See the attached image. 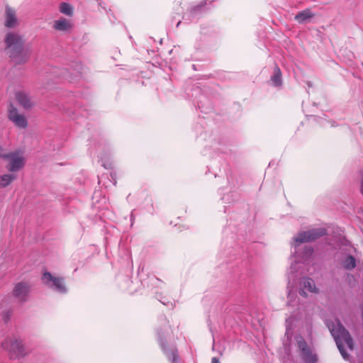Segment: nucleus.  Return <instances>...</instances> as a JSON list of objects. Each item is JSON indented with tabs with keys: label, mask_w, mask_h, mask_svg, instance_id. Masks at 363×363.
<instances>
[{
	"label": "nucleus",
	"mask_w": 363,
	"mask_h": 363,
	"mask_svg": "<svg viewBox=\"0 0 363 363\" xmlns=\"http://www.w3.org/2000/svg\"><path fill=\"white\" fill-rule=\"evenodd\" d=\"M16 98L18 104L25 109H29L33 106L28 95L24 92L19 91L16 94Z\"/></svg>",
	"instance_id": "11"
},
{
	"label": "nucleus",
	"mask_w": 363,
	"mask_h": 363,
	"mask_svg": "<svg viewBox=\"0 0 363 363\" xmlns=\"http://www.w3.org/2000/svg\"><path fill=\"white\" fill-rule=\"evenodd\" d=\"M53 28L59 31H67L72 28V26L69 20L60 18L54 22Z\"/></svg>",
	"instance_id": "13"
},
{
	"label": "nucleus",
	"mask_w": 363,
	"mask_h": 363,
	"mask_svg": "<svg viewBox=\"0 0 363 363\" xmlns=\"http://www.w3.org/2000/svg\"><path fill=\"white\" fill-rule=\"evenodd\" d=\"M301 250L300 245H298L296 250L294 248V254L296 257H300L303 261L308 260L313 253V249L310 246H305L302 251Z\"/></svg>",
	"instance_id": "12"
},
{
	"label": "nucleus",
	"mask_w": 363,
	"mask_h": 363,
	"mask_svg": "<svg viewBox=\"0 0 363 363\" xmlns=\"http://www.w3.org/2000/svg\"><path fill=\"white\" fill-rule=\"evenodd\" d=\"M9 118L20 128H25L28 125L27 119L26 117L19 114L16 108L13 107L12 105L10 106L9 110Z\"/></svg>",
	"instance_id": "7"
},
{
	"label": "nucleus",
	"mask_w": 363,
	"mask_h": 363,
	"mask_svg": "<svg viewBox=\"0 0 363 363\" xmlns=\"http://www.w3.org/2000/svg\"><path fill=\"white\" fill-rule=\"evenodd\" d=\"M301 356L305 363H315L317 361V356L312 352L311 348L301 352Z\"/></svg>",
	"instance_id": "17"
},
{
	"label": "nucleus",
	"mask_w": 363,
	"mask_h": 363,
	"mask_svg": "<svg viewBox=\"0 0 363 363\" xmlns=\"http://www.w3.org/2000/svg\"><path fill=\"white\" fill-rule=\"evenodd\" d=\"M294 320V318L292 317H289L286 320V333H289L290 330V325H291L292 322Z\"/></svg>",
	"instance_id": "24"
},
{
	"label": "nucleus",
	"mask_w": 363,
	"mask_h": 363,
	"mask_svg": "<svg viewBox=\"0 0 363 363\" xmlns=\"http://www.w3.org/2000/svg\"><path fill=\"white\" fill-rule=\"evenodd\" d=\"M180 23H181V21H179V22L177 23V27H178V26H179V25L180 24Z\"/></svg>",
	"instance_id": "27"
},
{
	"label": "nucleus",
	"mask_w": 363,
	"mask_h": 363,
	"mask_svg": "<svg viewBox=\"0 0 363 363\" xmlns=\"http://www.w3.org/2000/svg\"><path fill=\"white\" fill-rule=\"evenodd\" d=\"M11 153V152H8L6 150L0 147V157L6 160Z\"/></svg>",
	"instance_id": "22"
},
{
	"label": "nucleus",
	"mask_w": 363,
	"mask_h": 363,
	"mask_svg": "<svg viewBox=\"0 0 363 363\" xmlns=\"http://www.w3.org/2000/svg\"><path fill=\"white\" fill-rule=\"evenodd\" d=\"M328 327L335 341L341 355L345 359L347 360L349 359V355L344 348V345H345L350 350H353V340L350 333L338 320L328 323Z\"/></svg>",
	"instance_id": "2"
},
{
	"label": "nucleus",
	"mask_w": 363,
	"mask_h": 363,
	"mask_svg": "<svg viewBox=\"0 0 363 363\" xmlns=\"http://www.w3.org/2000/svg\"><path fill=\"white\" fill-rule=\"evenodd\" d=\"M326 234L324 228H314L307 231H302L293 238L292 246L297 249L298 245L304 242L315 241Z\"/></svg>",
	"instance_id": "3"
},
{
	"label": "nucleus",
	"mask_w": 363,
	"mask_h": 363,
	"mask_svg": "<svg viewBox=\"0 0 363 363\" xmlns=\"http://www.w3.org/2000/svg\"><path fill=\"white\" fill-rule=\"evenodd\" d=\"M43 282L59 293H66L67 288L62 277L52 276L50 272H45L42 277Z\"/></svg>",
	"instance_id": "5"
},
{
	"label": "nucleus",
	"mask_w": 363,
	"mask_h": 363,
	"mask_svg": "<svg viewBox=\"0 0 363 363\" xmlns=\"http://www.w3.org/2000/svg\"><path fill=\"white\" fill-rule=\"evenodd\" d=\"M308 292L318 293V289L313 279L309 277H303L300 282L299 294L302 296L306 297Z\"/></svg>",
	"instance_id": "8"
},
{
	"label": "nucleus",
	"mask_w": 363,
	"mask_h": 363,
	"mask_svg": "<svg viewBox=\"0 0 363 363\" xmlns=\"http://www.w3.org/2000/svg\"><path fill=\"white\" fill-rule=\"evenodd\" d=\"M206 0L203 1H202V2H201V4H199L198 6H194V8H192V9H191V13L192 14H194L196 11L200 10V9H201L204 5H206Z\"/></svg>",
	"instance_id": "23"
},
{
	"label": "nucleus",
	"mask_w": 363,
	"mask_h": 363,
	"mask_svg": "<svg viewBox=\"0 0 363 363\" xmlns=\"http://www.w3.org/2000/svg\"><path fill=\"white\" fill-rule=\"evenodd\" d=\"M296 340L301 353L310 348L302 336H296Z\"/></svg>",
	"instance_id": "21"
},
{
	"label": "nucleus",
	"mask_w": 363,
	"mask_h": 363,
	"mask_svg": "<svg viewBox=\"0 0 363 363\" xmlns=\"http://www.w3.org/2000/svg\"><path fill=\"white\" fill-rule=\"evenodd\" d=\"M9 163L6 168L10 172H18L25 165V160L20 151L12 152L6 159Z\"/></svg>",
	"instance_id": "6"
},
{
	"label": "nucleus",
	"mask_w": 363,
	"mask_h": 363,
	"mask_svg": "<svg viewBox=\"0 0 363 363\" xmlns=\"http://www.w3.org/2000/svg\"><path fill=\"white\" fill-rule=\"evenodd\" d=\"M271 81L272 84L275 86H279L281 85V72L277 65L274 67V74L271 77Z\"/></svg>",
	"instance_id": "19"
},
{
	"label": "nucleus",
	"mask_w": 363,
	"mask_h": 363,
	"mask_svg": "<svg viewBox=\"0 0 363 363\" xmlns=\"http://www.w3.org/2000/svg\"><path fill=\"white\" fill-rule=\"evenodd\" d=\"M211 363H220V362L217 357H213L211 359Z\"/></svg>",
	"instance_id": "26"
},
{
	"label": "nucleus",
	"mask_w": 363,
	"mask_h": 363,
	"mask_svg": "<svg viewBox=\"0 0 363 363\" xmlns=\"http://www.w3.org/2000/svg\"><path fill=\"white\" fill-rule=\"evenodd\" d=\"M342 267L348 271L354 269L357 267V260L352 255H347L342 261Z\"/></svg>",
	"instance_id": "16"
},
{
	"label": "nucleus",
	"mask_w": 363,
	"mask_h": 363,
	"mask_svg": "<svg viewBox=\"0 0 363 363\" xmlns=\"http://www.w3.org/2000/svg\"><path fill=\"white\" fill-rule=\"evenodd\" d=\"M59 9L62 13L66 16H72L73 15V8L69 4L65 2L61 3Z\"/></svg>",
	"instance_id": "20"
},
{
	"label": "nucleus",
	"mask_w": 363,
	"mask_h": 363,
	"mask_svg": "<svg viewBox=\"0 0 363 363\" xmlns=\"http://www.w3.org/2000/svg\"><path fill=\"white\" fill-rule=\"evenodd\" d=\"M296 264H297L296 261H295V262H294V263H292V264H291V267H290V270H291V273H293V272H294V271L296 269Z\"/></svg>",
	"instance_id": "25"
},
{
	"label": "nucleus",
	"mask_w": 363,
	"mask_h": 363,
	"mask_svg": "<svg viewBox=\"0 0 363 363\" xmlns=\"http://www.w3.org/2000/svg\"><path fill=\"white\" fill-rule=\"evenodd\" d=\"M4 26L9 28H14L18 26L16 11L9 6H6L5 9Z\"/></svg>",
	"instance_id": "9"
},
{
	"label": "nucleus",
	"mask_w": 363,
	"mask_h": 363,
	"mask_svg": "<svg viewBox=\"0 0 363 363\" xmlns=\"http://www.w3.org/2000/svg\"><path fill=\"white\" fill-rule=\"evenodd\" d=\"M160 345L165 353L167 358L172 361V363H175L176 360L178 358L177 350L174 348H172L170 350H167L165 347L164 342L162 338L160 336Z\"/></svg>",
	"instance_id": "15"
},
{
	"label": "nucleus",
	"mask_w": 363,
	"mask_h": 363,
	"mask_svg": "<svg viewBox=\"0 0 363 363\" xmlns=\"http://www.w3.org/2000/svg\"><path fill=\"white\" fill-rule=\"evenodd\" d=\"M363 363V362H362Z\"/></svg>",
	"instance_id": "28"
},
{
	"label": "nucleus",
	"mask_w": 363,
	"mask_h": 363,
	"mask_svg": "<svg viewBox=\"0 0 363 363\" xmlns=\"http://www.w3.org/2000/svg\"><path fill=\"white\" fill-rule=\"evenodd\" d=\"M29 292V286L27 284L20 282L17 284L13 291V296L20 301H26V297Z\"/></svg>",
	"instance_id": "10"
},
{
	"label": "nucleus",
	"mask_w": 363,
	"mask_h": 363,
	"mask_svg": "<svg viewBox=\"0 0 363 363\" xmlns=\"http://www.w3.org/2000/svg\"><path fill=\"white\" fill-rule=\"evenodd\" d=\"M16 179V176L13 174H5L0 176V187H6Z\"/></svg>",
	"instance_id": "18"
},
{
	"label": "nucleus",
	"mask_w": 363,
	"mask_h": 363,
	"mask_svg": "<svg viewBox=\"0 0 363 363\" xmlns=\"http://www.w3.org/2000/svg\"><path fill=\"white\" fill-rule=\"evenodd\" d=\"M1 346L9 352L11 358H20L26 354L21 340H7L1 343Z\"/></svg>",
	"instance_id": "4"
},
{
	"label": "nucleus",
	"mask_w": 363,
	"mask_h": 363,
	"mask_svg": "<svg viewBox=\"0 0 363 363\" xmlns=\"http://www.w3.org/2000/svg\"><path fill=\"white\" fill-rule=\"evenodd\" d=\"M314 16V13L310 9H305L298 12L295 16V20L299 23H304L310 21Z\"/></svg>",
	"instance_id": "14"
},
{
	"label": "nucleus",
	"mask_w": 363,
	"mask_h": 363,
	"mask_svg": "<svg viewBox=\"0 0 363 363\" xmlns=\"http://www.w3.org/2000/svg\"><path fill=\"white\" fill-rule=\"evenodd\" d=\"M6 50L15 65L26 63L30 57L31 50L25 46L23 36L16 32H9L4 38Z\"/></svg>",
	"instance_id": "1"
}]
</instances>
